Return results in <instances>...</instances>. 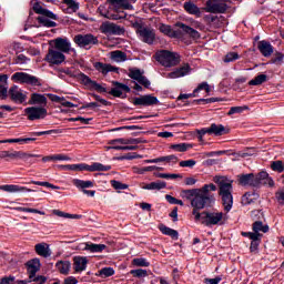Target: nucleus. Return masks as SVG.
<instances>
[{
    "label": "nucleus",
    "mask_w": 284,
    "mask_h": 284,
    "mask_svg": "<svg viewBox=\"0 0 284 284\" xmlns=\"http://www.w3.org/2000/svg\"><path fill=\"white\" fill-rule=\"evenodd\" d=\"M196 223H201L205 227H221L227 223V213L221 211H192Z\"/></svg>",
    "instance_id": "1"
},
{
    "label": "nucleus",
    "mask_w": 284,
    "mask_h": 284,
    "mask_svg": "<svg viewBox=\"0 0 284 284\" xmlns=\"http://www.w3.org/2000/svg\"><path fill=\"white\" fill-rule=\"evenodd\" d=\"M195 197L191 200V206L193 212H199L200 210H205V207H212L214 203V194L210 192H216V186L214 183L204 184L201 189H197Z\"/></svg>",
    "instance_id": "2"
},
{
    "label": "nucleus",
    "mask_w": 284,
    "mask_h": 284,
    "mask_svg": "<svg viewBox=\"0 0 284 284\" xmlns=\"http://www.w3.org/2000/svg\"><path fill=\"white\" fill-rule=\"evenodd\" d=\"M214 183L219 187V195L222 199L224 211L227 213L234 205V196L232 195L234 187L232 186V181L225 176H215Z\"/></svg>",
    "instance_id": "3"
},
{
    "label": "nucleus",
    "mask_w": 284,
    "mask_h": 284,
    "mask_svg": "<svg viewBox=\"0 0 284 284\" xmlns=\"http://www.w3.org/2000/svg\"><path fill=\"white\" fill-rule=\"evenodd\" d=\"M240 185L251 187H261V185H274V180L270 178V174L265 171L260 172L258 174H242L239 176Z\"/></svg>",
    "instance_id": "4"
},
{
    "label": "nucleus",
    "mask_w": 284,
    "mask_h": 284,
    "mask_svg": "<svg viewBox=\"0 0 284 284\" xmlns=\"http://www.w3.org/2000/svg\"><path fill=\"white\" fill-rule=\"evenodd\" d=\"M33 10L37 14H41L38 17V23H40V26L44 28H57V22L54 21H57L59 17L54 14V12L41 7V4H34Z\"/></svg>",
    "instance_id": "5"
},
{
    "label": "nucleus",
    "mask_w": 284,
    "mask_h": 284,
    "mask_svg": "<svg viewBox=\"0 0 284 284\" xmlns=\"http://www.w3.org/2000/svg\"><path fill=\"white\" fill-rule=\"evenodd\" d=\"M155 60L164 68H174L181 63V55L176 52L162 50L155 53Z\"/></svg>",
    "instance_id": "6"
},
{
    "label": "nucleus",
    "mask_w": 284,
    "mask_h": 284,
    "mask_svg": "<svg viewBox=\"0 0 284 284\" xmlns=\"http://www.w3.org/2000/svg\"><path fill=\"white\" fill-rule=\"evenodd\" d=\"M73 41L79 48H85L87 50H90L92 45L99 44V38L92 33L77 34Z\"/></svg>",
    "instance_id": "7"
},
{
    "label": "nucleus",
    "mask_w": 284,
    "mask_h": 284,
    "mask_svg": "<svg viewBox=\"0 0 284 284\" xmlns=\"http://www.w3.org/2000/svg\"><path fill=\"white\" fill-rule=\"evenodd\" d=\"M24 116L28 121H41L48 116V109L43 106H28L24 109Z\"/></svg>",
    "instance_id": "8"
},
{
    "label": "nucleus",
    "mask_w": 284,
    "mask_h": 284,
    "mask_svg": "<svg viewBox=\"0 0 284 284\" xmlns=\"http://www.w3.org/2000/svg\"><path fill=\"white\" fill-rule=\"evenodd\" d=\"M112 166L94 162L91 165L85 163L75 164V172H110Z\"/></svg>",
    "instance_id": "9"
},
{
    "label": "nucleus",
    "mask_w": 284,
    "mask_h": 284,
    "mask_svg": "<svg viewBox=\"0 0 284 284\" xmlns=\"http://www.w3.org/2000/svg\"><path fill=\"white\" fill-rule=\"evenodd\" d=\"M52 43L54 49L62 52V54H70V52L77 54V49L72 48V42H70V39L68 38H55L52 40Z\"/></svg>",
    "instance_id": "10"
},
{
    "label": "nucleus",
    "mask_w": 284,
    "mask_h": 284,
    "mask_svg": "<svg viewBox=\"0 0 284 284\" xmlns=\"http://www.w3.org/2000/svg\"><path fill=\"white\" fill-rule=\"evenodd\" d=\"M39 156L40 155L26 153L23 151H0V159H11L12 161H17L18 159L29 161L32 158Z\"/></svg>",
    "instance_id": "11"
},
{
    "label": "nucleus",
    "mask_w": 284,
    "mask_h": 284,
    "mask_svg": "<svg viewBox=\"0 0 284 284\" xmlns=\"http://www.w3.org/2000/svg\"><path fill=\"white\" fill-rule=\"evenodd\" d=\"M204 12L211 14H225L227 12V4L225 2H219V0H207L204 7Z\"/></svg>",
    "instance_id": "12"
},
{
    "label": "nucleus",
    "mask_w": 284,
    "mask_h": 284,
    "mask_svg": "<svg viewBox=\"0 0 284 284\" xmlns=\"http://www.w3.org/2000/svg\"><path fill=\"white\" fill-rule=\"evenodd\" d=\"M13 81H16L17 83H26L27 85H38L41 87V80H39V78L26 73V72H16L12 75Z\"/></svg>",
    "instance_id": "13"
},
{
    "label": "nucleus",
    "mask_w": 284,
    "mask_h": 284,
    "mask_svg": "<svg viewBox=\"0 0 284 284\" xmlns=\"http://www.w3.org/2000/svg\"><path fill=\"white\" fill-rule=\"evenodd\" d=\"M138 37L140 40L143 41V43H148V45H152L154 43V40L156 39V33L154 32V29L150 27H140L138 28Z\"/></svg>",
    "instance_id": "14"
},
{
    "label": "nucleus",
    "mask_w": 284,
    "mask_h": 284,
    "mask_svg": "<svg viewBox=\"0 0 284 284\" xmlns=\"http://www.w3.org/2000/svg\"><path fill=\"white\" fill-rule=\"evenodd\" d=\"M44 61L50 65H61V63L65 62V54L58 49H49Z\"/></svg>",
    "instance_id": "15"
},
{
    "label": "nucleus",
    "mask_w": 284,
    "mask_h": 284,
    "mask_svg": "<svg viewBox=\"0 0 284 284\" xmlns=\"http://www.w3.org/2000/svg\"><path fill=\"white\" fill-rule=\"evenodd\" d=\"M80 81L89 88V90H95L97 92H108V89L105 87L101 85L94 80H91L90 77H88L85 73H80Z\"/></svg>",
    "instance_id": "16"
},
{
    "label": "nucleus",
    "mask_w": 284,
    "mask_h": 284,
    "mask_svg": "<svg viewBox=\"0 0 284 284\" xmlns=\"http://www.w3.org/2000/svg\"><path fill=\"white\" fill-rule=\"evenodd\" d=\"M9 97L13 103H26V100L28 99V95L23 90L19 89V87L13 85L9 89Z\"/></svg>",
    "instance_id": "17"
},
{
    "label": "nucleus",
    "mask_w": 284,
    "mask_h": 284,
    "mask_svg": "<svg viewBox=\"0 0 284 284\" xmlns=\"http://www.w3.org/2000/svg\"><path fill=\"white\" fill-rule=\"evenodd\" d=\"M0 190L2 192H8L9 194H21V193H26V192H34V190L28 189V186H21L18 184L0 185Z\"/></svg>",
    "instance_id": "18"
},
{
    "label": "nucleus",
    "mask_w": 284,
    "mask_h": 284,
    "mask_svg": "<svg viewBox=\"0 0 284 284\" xmlns=\"http://www.w3.org/2000/svg\"><path fill=\"white\" fill-rule=\"evenodd\" d=\"M129 77L130 79H133V81H136L140 85L145 88H150L151 85L150 80L143 75L140 69H130Z\"/></svg>",
    "instance_id": "19"
},
{
    "label": "nucleus",
    "mask_w": 284,
    "mask_h": 284,
    "mask_svg": "<svg viewBox=\"0 0 284 284\" xmlns=\"http://www.w3.org/2000/svg\"><path fill=\"white\" fill-rule=\"evenodd\" d=\"M242 236H246L251 240V252H258V245H261V240L263 239V234L261 233H252V232H242Z\"/></svg>",
    "instance_id": "20"
},
{
    "label": "nucleus",
    "mask_w": 284,
    "mask_h": 284,
    "mask_svg": "<svg viewBox=\"0 0 284 284\" xmlns=\"http://www.w3.org/2000/svg\"><path fill=\"white\" fill-rule=\"evenodd\" d=\"M156 103H159V99L151 94L134 98V100H133L134 105H143L145 108H148L150 105H156Z\"/></svg>",
    "instance_id": "21"
},
{
    "label": "nucleus",
    "mask_w": 284,
    "mask_h": 284,
    "mask_svg": "<svg viewBox=\"0 0 284 284\" xmlns=\"http://www.w3.org/2000/svg\"><path fill=\"white\" fill-rule=\"evenodd\" d=\"M41 270V261L39 258H33L27 262V272L29 274L30 281H37V272Z\"/></svg>",
    "instance_id": "22"
},
{
    "label": "nucleus",
    "mask_w": 284,
    "mask_h": 284,
    "mask_svg": "<svg viewBox=\"0 0 284 284\" xmlns=\"http://www.w3.org/2000/svg\"><path fill=\"white\" fill-rule=\"evenodd\" d=\"M100 31L102 34H121L123 29H121V27L116 26L115 23L105 21L100 26Z\"/></svg>",
    "instance_id": "23"
},
{
    "label": "nucleus",
    "mask_w": 284,
    "mask_h": 284,
    "mask_svg": "<svg viewBox=\"0 0 284 284\" xmlns=\"http://www.w3.org/2000/svg\"><path fill=\"white\" fill-rule=\"evenodd\" d=\"M192 72V68L190 64H184L178 69H175L173 72H170L165 75V79H181L182 77H187Z\"/></svg>",
    "instance_id": "24"
},
{
    "label": "nucleus",
    "mask_w": 284,
    "mask_h": 284,
    "mask_svg": "<svg viewBox=\"0 0 284 284\" xmlns=\"http://www.w3.org/2000/svg\"><path fill=\"white\" fill-rule=\"evenodd\" d=\"M29 105H38V108H47L48 98L45 97V94L31 93Z\"/></svg>",
    "instance_id": "25"
},
{
    "label": "nucleus",
    "mask_w": 284,
    "mask_h": 284,
    "mask_svg": "<svg viewBox=\"0 0 284 284\" xmlns=\"http://www.w3.org/2000/svg\"><path fill=\"white\" fill-rule=\"evenodd\" d=\"M175 26H176V28H180V30H182V32H184V34H187L194 41L201 39V33L199 31H196L194 28L186 26L183 22H178V23H175Z\"/></svg>",
    "instance_id": "26"
},
{
    "label": "nucleus",
    "mask_w": 284,
    "mask_h": 284,
    "mask_svg": "<svg viewBox=\"0 0 284 284\" xmlns=\"http://www.w3.org/2000/svg\"><path fill=\"white\" fill-rule=\"evenodd\" d=\"M257 50L262 57H272L274 54V47L267 40H262L257 43Z\"/></svg>",
    "instance_id": "27"
},
{
    "label": "nucleus",
    "mask_w": 284,
    "mask_h": 284,
    "mask_svg": "<svg viewBox=\"0 0 284 284\" xmlns=\"http://www.w3.org/2000/svg\"><path fill=\"white\" fill-rule=\"evenodd\" d=\"M159 30L160 32H162V34H165L171 39H181V37H183V34L181 33V30H174L172 29L171 26H168V24H161Z\"/></svg>",
    "instance_id": "28"
},
{
    "label": "nucleus",
    "mask_w": 284,
    "mask_h": 284,
    "mask_svg": "<svg viewBox=\"0 0 284 284\" xmlns=\"http://www.w3.org/2000/svg\"><path fill=\"white\" fill-rule=\"evenodd\" d=\"M94 68L98 72H100L101 74H109V72H115L116 74H119V68L112 65V64H108V63H103V62H95L94 63Z\"/></svg>",
    "instance_id": "29"
},
{
    "label": "nucleus",
    "mask_w": 284,
    "mask_h": 284,
    "mask_svg": "<svg viewBox=\"0 0 284 284\" xmlns=\"http://www.w3.org/2000/svg\"><path fill=\"white\" fill-rule=\"evenodd\" d=\"M105 247H108L105 246V244H94L92 242H85L83 243L82 250H84V252H90L91 254H99L103 252Z\"/></svg>",
    "instance_id": "30"
},
{
    "label": "nucleus",
    "mask_w": 284,
    "mask_h": 284,
    "mask_svg": "<svg viewBox=\"0 0 284 284\" xmlns=\"http://www.w3.org/2000/svg\"><path fill=\"white\" fill-rule=\"evenodd\" d=\"M113 85L114 88H112L109 92L112 97L120 98L123 95V92H130V87H128L126 84L114 81Z\"/></svg>",
    "instance_id": "31"
},
{
    "label": "nucleus",
    "mask_w": 284,
    "mask_h": 284,
    "mask_svg": "<svg viewBox=\"0 0 284 284\" xmlns=\"http://www.w3.org/2000/svg\"><path fill=\"white\" fill-rule=\"evenodd\" d=\"M73 267L75 272H85L88 267V257L75 256L73 257Z\"/></svg>",
    "instance_id": "32"
},
{
    "label": "nucleus",
    "mask_w": 284,
    "mask_h": 284,
    "mask_svg": "<svg viewBox=\"0 0 284 284\" xmlns=\"http://www.w3.org/2000/svg\"><path fill=\"white\" fill-rule=\"evenodd\" d=\"M179 158L176 155H166L161 158H155L151 160H144V163H178Z\"/></svg>",
    "instance_id": "33"
},
{
    "label": "nucleus",
    "mask_w": 284,
    "mask_h": 284,
    "mask_svg": "<svg viewBox=\"0 0 284 284\" xmlns=\"http://www.w3.org/2000/svg\"><path fill=\"white\" fill-rule=\"evenodd\" d=\"M36 253L38 256H42L43 258H48L49 256H52V252L50 251V245L45 243L37 244Z\"/></svg>",
    "instance_id": "34"
},
{
    "label": "nucleus",
    "mask_w": 284,
    "mask_h": 284,
    "mask_svg": "<svg viewBox=\"0 0 284 284\" xmlns=\"http://www.w3.org/2000/svg\"><path fill=\"white\" fill-rule=\"evenodd\" d=\"M209 134L213 136H223V134H227V131L223 124L212 123L209 126Z\"/></svg>",
    "instance_id": "35"
},
{
    "label": "nucleus",
    "mask_w": 284,
    "mask_h": 284,
    "mask_svg": "<svg viewBox=\"0 0 284 284\" xmlns=\"http://www.w3.org/2000/svg\"><path fill=\"white\" fill-rule=\"evenodd\" d=\"M183 8L187 14H193L194 17H201V8L192 1L184 2Z\"/></svg>",
    "instance_id": "36"
},
{
    "label": "nucleus",
    "mask_w": 284,
    "mask_h": 284,
    "mask_svg": "<svg viewBox=\"0 0 284 284\" xmlns=\"http://www.w3.org/2000/svg\"><path fill=\"white\" fill-rule=\"evenodd\" d=\"M114 10H120V8H123V10H132V6L128 0H106Z\"/></svg>",
    "instance_id": "37"
},
{
    "label": "nucleus",
    "mask_w": 284,
    "mask_h": 284,
    "mask_svg": "<svg viewBox=\"0 0 284 284\" xmlns=\"http://www.w3.org/2000/svg\"><path fill=\"white\" fill-rule=\"evenodd\" d=\"M55 267L60 274H63L67 276V274H70V270L72 268V263L70 261H59L55 263Z\"/></svg>",
    "instance_id": "38"
},
{
    "label": "nucleus",
    "mask_w": 284,
    "mask_h": 284,
    "mask_svg": "<svg viewBox=\"0 0 284 284\" xmlns=\"http://www.w3.org/2000/svg\"><path fill=\"white\" fill-rule=\"evenodd\" d=\"M110 59L111 61H114L115 63H123L125 61H128V54L123 51H112L110 53Z\"/></svg>",
    "instance_id": "39"
},
{
    "label": "nucleus",
    "mask_w": 284,
    "mask_h": 284,
    "mask_svg": "<svg viewBox=\"0 0 284 284\" xmlns=\"http://www.w3.org/2000/svg\"><path fill=\"white\" fill-rule=\"evenodd\" d=\"M73 185L75 187H78V190H81L83 192V190H88L90 187H94V182H92L90 180L84 181V180L74 179L73 180Z\"/></svg>",
    "instance_id": "40"
},
{
    "label": "nucleus",
    "mask_w": 284,
    "mask_h": 284,
    "mask_svg": "<svg viewBox=\"0 0 284 284\" xmlns=\"http://www.w3.org/2000/svg\"><path fill=\"white\" fill-rule=\"evenodd\" d=\"M168 187V183L158 180L155 182H151L144 186H142V190H165Z\"/></svg>",
    "instance_id": "41"
},
{
    "label": "nucleus",
    "mask_w": 284,
    "mask_h": 284,
    "mask_svg": "<svg viewBox=\"0 0 284 284\" xmlns=\"http://www.w3.org/2000/svg\"><path fill=\"white\" fill-rule=\"evenodd\" d=\"M160 232H162V234H164L165 236H171V239H173L174 241L179 240V231L173 230L171 227H168L165 225H160L159 226Z\"/></svg>",
    "instance_id": "42"
},
{
    "label": "nucleus",
    "mask_w": 284,
    "mask_h": 284,
    "mask_svg": "<svg viewBox=\"0 0 284 284\" xmlns=\"http://www.w3.org/2000/svg\"><path fill=\"white\" fill-rule=\"evenodd\" d=\"M260 232H263V234H267V232H270V226L266 224H263V222L261 221H256L253 223L252 234H260Z\"/></svg>",
    "instance_id": "43"
},
{
    "label": "nucleus",
    "mask_w": 284,
    "mask_h": 284,
    "mask_svg": "<svg viewBox=\"0 0 284 284\" xmlns=\"http://www.w3.org/2000/svg\"><path fill=\"white\" fill-rule=\"evenodd\" d=\"M256 200V193L247 192L242 196V205H252Z\"/></svg>",
    "instance_id": "44"
},
{
    "label": "nucleus",
    "mask_w": 284,
    "mask_h": 284,
    "mask_svg": "<svg viewBox=\"0 0 284 284\" xmlns=\"http://www.w3.org/2000/svg\"><path fill=\"white\" fill-rule=\"evenodd\" d=\"M171 150L174 152H187L190 148H192V144L190 143H179V144H172Z\"/></svg>",
    "instance_id": "45"
},
{
    "label": "nucleus",
    "mask_w": 284,
    "mask_h": 284,
    "mask_svg": "<svg viewBox=\"0 0 284 284\" xmlns=\"http://www.w3.org/2000/svg\"><path fill=\"white\" fill-rule=\"evenodd\" d=\"M13 210H16V212H27L29 214H40L41 216H45V212L39 211L37 209L18 206V207H14Z\"/></svg>",
    "instance_id": "46"
},
{
    "label": "nucleus",
    "mask_w": 284,
    "mask_h": 284,
    "mask_svg": "<svg viewBox=\"0 0 284 284\" xmlns=\"http://www.w3.org/2000/svg\"><path fill=\"white\" fill-rule=\"evenodd\" d=\"M196 192H200L199 189L183 190L181 196L186 199V201H192L196 196Z\"/></svg>",
    "instance_id": "47"
},
{
    "label": "nucleus",
    "mask_w": 284,
    "mask_h": 284,
    "mask_svg": "<svg viewBox=\"0 0 284 284\" xmlns=\"http://www.w3.org/2000/svg\"><path fill=\"white\" fill-rule=\"evenodd\" d=\"M134 267H150V262L144 257H135L132 260Z\"/></svg>",
    "instance_id": "48"
},
{
    "label": "nucleus",
    "mask_w": 284,
    "mask_h": 284,
    "mask_svg": "<svg viewBox=\"0 0 284 284\" xmlns=\"http://www.w3.org/2000/svg\"><path fill=\"white\" fill-rule=\"evenodd\" d=\"M30 141H37V138H18L3 140L2 143H30Z\"/></svg>",
    "instance_id": "49"
},
{
    "label": "nucleus",
    "mask_w": 284,
    "mask_h": 284,
    "mask_svg": "<svg viewBox=\"0 0 284 284\" xmlns=\"http://www.w3.org/2000/svg\"><path fill=\"white\" fill-rule=\"evenodd\" d=\"M265 81H267V75L260 74V75L255 77L254 79H252L251 81H248V85H263V83H265Z\"/></svg>",
    "instance_id": "50"
},
{
    "label": "nucleus",
    "mask_w": 284,
    "mask_h": 284,
    "mask_svg": "<svg viewBox=\"0 0 284 284\" xmlns=\"http://www.w3.org/2000/svg\"><path fill=\"white\" fill-rule=\"evenodd\" d=\"M99 276H101V278H110V276H114V268L103 267L99 271Z\"/></svg>",
    "instance_id": "51"
},
{
    "label": "nucleus",
    "mask_w": 284,
    "mask_h": 284,
    "mask_svg": "<svg viewBox=\"0 0 284 284\" xmlns=\"http://www.w3.org/2000/svg\"><path fill=\"white\" fill-rule=\"evenodd\" d=\"M138 149H139L138 145H128V144L112 145L108 148V150H122V151H132Z\"/></svg>",
    "instance_id": "52"
},
{
    "label": "nucleus",
    "mask_w": 284,
    "mask_h": 284,
    "mask_svg": "<svg viewBox=\"0 0 284 284\" xmlns=\"http://www.w3.org/2000/svg\"><path fill=\"white\" fill-rule=\"evenodd\" d=\"M201 90H205L206 94H210L212 92V89L210 88V84L207 82H202L193 90L195 97L201 92Z\"/></svg>",
    "instance_id": "53"
},
{
    "label": "nucleus",
    "mask_w": 284,
    "mask_h": 284,
    "mask_svg": "<svg viewBox=\"0 0 284 284\" xmlns=\"http://www.w3.org/2000/svg\"><path fill=\"white\" fill-rule=\"evenodd\" d=\"M271 169L273 170V172H278L280 174L284 172V164L283 161L278 160V161H273L271 163Z\"/></svg>",
    "instance_id": "54"
},
{
    "label": "nucleus",
    "mask_w": 284,
    "mask_h": 284,
    "mask_svg": "<svg viewBox=\"0 0 284 284\" xmlns=\"http://www.w3.org/2000/svg\"><path fill=\"white\" fill-rule=\"evenodd\" d=\"M130 274L134 276V278H145L148 277V271L143 268H138V270H131Z\"/></svg>",
    "instance_id": "55"
},
{
    "label": "nucleus",
    "mask_w": 284,
    "mask_h": 284,
    "mask_svg": "<svg viewBox=\"0 0 284 284\" xmlns=\"http://www.w3.org/2000/svg\"><path fill=\"white\" fill-rule=\"evenodd\" d=\"M239 59H241V55H239L236 52H229L224 57L223 61L224 63H232L234 61H239Z\"/></svg>",
    "instance_id": "56"
},
{
    "label": "nucleus",
    "mask_w": 284,
    "mask_h": 284,
    "mask_svg": "<svg viewBox=\"0 0 284 284\" xmlns=\"http://www.w3.org/2000/svg\"><path fill=\"white\" fill-rule=\"evenodd\" d=\"M245 110H250V108L247 105H244V106H232L227 114L229 116H232V114H241L243 112H245Z\"/></svg>",
    "instance_id": "57"
},
{
    "label": "nucleus",
    "mask_w": 284,
    "mask_h": 284,
    "mask_svg": "<svg viewBox=\"0 0 284 284\" xmlns=\"http://www.w3.org/2000/svg\"><path fill=\"white\" fill-rule=\"evenodd\" d=\"M32 185H40L42 187H51V190H60L59 186L50 183V182H41V181H31L30 182Z\"/></svg>",
    "instance_id": "58"
},
{
    "label": "nucleus",
    "mask_w": 284,
    "mask_h": 284,
    "mask_svg": "<svg viewBox=\"0 0 284 284\" xmlns=\"http://www.w3.org/2000/svg\"><path fill=\"white\" fill-rule=\"evenodd\" d=\"M63 3L68 6L69 10L72 12H77L79 10V2L75 0H63Z\"/></svg>",
    "instance_id": "59"
},
{
    "label": "nucleus",
    "mask_w": 284,
    "mask_h": 284,
    "mask_svg": "<svg viewBox=\"0 0 284 284\" xmlns=\"http://www.w3.org/2000/svg\"><path fill=\"white\" fill-rule=\"evenodd\" d=\"M28 61H30V59L26 57L23 53L14 58L16 65H24L26 63H28Z\"/></svg>",
    "instance_id": "60"
},
{
    "label": "nucleus",
    "mask_w": 284,
    "mask_h": 284,
    "mask_svg": "<svg viewBox=\"0 0 284 284\" xmlns=\"http://www.w3.org/2000/svg\"><path fill=\"white\" fill-rule=\"evenodd\" d=\"M158 179H183L181 174H170V173H155Z\"/></svg>",
    "instance_id": "61"
},
{
    "label": "nucleus",
    "mask_w": 284,
    "mask_h": 284,
    "mask_svg": "<svg viewBox=\"0 0 284 284\" xmlns=\"http://www.w3.org/2000/svg\"><path fill=\"white\" fill-rule=\"evenodd\" d=\"M194 165H196V160H183L180 161V168H194Z\"/></svg>",
    "instance_id": "62"
},
{
    "label": "nucleus",
    "mask_w": 284,
    "mask_h": 284,
    "mask_svg": "<svg viewBox=\"0 0 284 284\" xmlns=\"http://www.w3.org/2000/svg\"><path fill=\"white\" fill-rule=\"evenodd\" d=\"M111 185L114 190H128V184H123L116 180H112Z\"/></svg>",
    "instance_id": "63"
},
{
    "label": "nucleus",
    "mask_w": 284,
    "mask_h": 284,
    "mask_svg": "<svg viewBox=\"0 0 284 284\" xmlns=\"http://www.w3.org/2000/svg\"><path fill=\"white\" fill-rule=\"evenodd\" d=\"M98 12L101 14V17H104V19L110 18V11H108V8L105 7V4H101L98 8Z\"/></svg>",
    "instance_id": "64"
}]
</instances>
